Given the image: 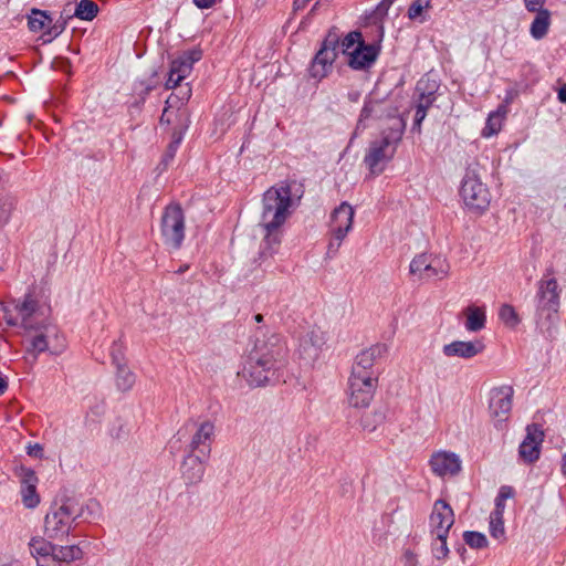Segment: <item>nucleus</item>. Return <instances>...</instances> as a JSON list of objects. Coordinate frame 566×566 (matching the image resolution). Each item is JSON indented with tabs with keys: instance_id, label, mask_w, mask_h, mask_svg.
<instances>
[{
	"instance_id": "412c9836",
	"label": "nucleus",
	"mask_w": 566,
	"mask_h": 566,
	"mask_svg": "<svg viewBox=\"0 0 566 566\" xmlns=\"http://www.w3.org/2000/svg\"><path fill=\"white\" fill-rule=\"evenodd\" d=\"M325 344V333L318 328L313 327L301 339V348L303 354L311 357L316 355L317 350Z\"/></svg>"
},
{
	"instance_id": "ddd939ff",
	"label": "nucleus",
	"mask_w": 566,
	"mask_h": 566,
	"mask_svg": "<svg viewBox=\"0 0 566 566\" xmlns=\"http://www.w3.org/2000/svg\"><path fill=\"white\" fill-rule=\"evenodd\" d=\"M355 211L346 201L335 208L331 214V231L337 248L353 228Z\"/></svg>"
},
{
	"instance_id": "f8f14e48",
	"label": "nucleus",
	"mask_w": 566,
	"mask_h": 566,
	"mask_svg": "<svg viewBox=\"0 0 566 566\" xmlns=\"http://www.w3.org/2000/svg\"><path fill=\"white\" fill-rule=\"evenodd\" d=\"M201 55L202 52L200 50L193 49L176 57L170 64L166 87L171 90L178 86L191 73L193 64L201 59Z\"/></svg>"
},
{
	"instance_id": "a211bd4d",
	"label": "nucleus",
	"mask_w": 566,
	"mask_h": 566,
	"mask_svg": "<svg viewBox=\"0 0 566 566\" xmlns=\"http://www.w3.org/2000/svg\"><path fill=\"white\" fill-rule=\"evenodd\" d=\"M429 464L438 476L455 475L461 470V461L453 452L438 451L431 455Z\"/></svg>"
},
{
	"instance_id": "5701e85b",
	"label": "nucleus",
	"mask_w": 566,
	"mask_h": 566,
	"mask_svg": "<svg viewBox=\"0 0 566 566\" xmlns=\"http://www.w3.org/2000/svg\"><path fill=\"white\" fill-rule=\"evenodd\" d=\"M465 316V328L470 332H479L485 325V312L478 306H469L463 311Z\"/></svg>"
},
{
	"instance_id": "a19ab883",
	"label": "nucleus",
	"mask_w": 566,
	"mask_h": 566,
	"mask_svg": "<svg viewBox=\"0 0 566 566\" xmlns=\"http://www.w3.org/2000/svg\"><path fill=\"white\" fill-rule=\"evenodd\" d=\"M546 0H524L527 11H535L543 8Z\"/></svg>"
},
{
	"instance_id": "dca6fc26",
	"label": "nucleus",
	"mask_w": 566,
	"mask_h": 566,
	"mask_svg": "<svg viewBox=\"0 0 566 566\" xmlns=\"http://www.w3.org/2000/svg\"><path fill=\"white\" fill-rule=\"evenodd\" d=\"M544 433L536 424L527 426L526 437L518 450L520 457L524 462L533 463L539 458Z\"/></svg>"
},
{
	"instance_id": "4be33fe9",
	"label": "nucleus",
	"mask_w": 566,
	"mask_h": 566,
	"mask_svg": "<svg viewBox=\"0 0 566 566\" xmlns=\"http://www.w3.org/2000/svg\"><path fill=\"white\" fill-rule=\"evenodd\" d=\"M534 12L536 15L531 23L530 33L535 40H541L548 32L552 22V14L549 10L544 8L535 10Z\"/></svg>"
},
{
	"instance_id": "cd10ccee",
	"label": "nucleus",
	"mask_w": 566,
	"mask_h": 566,
	"mask_svg": "<svg viewBox=\"0 0 566 566\" xmlns=\"http://www.w3.org/2000/svg\"><path fill=\"white\" fill-rule=\"evenodd\" d=\"M81 557L82 551L75 545L54 546L53 558H55L60 564L61 562L71 563L73 560L80 559Z\"/></svg>"
},
{
	"instance_id": "de8ad7c7",
	"label": "nucleus",
	"mask_w": 566,
	"mask_h": 566,
	"mask_svg": "<svg viewBox=\"0 0 566 566\" xmlns=\"http://www.w3.org/2000/svg\"><path fill=\"white\" fill-rule=\"evenodd\" d=\"M558 99L562 103H566V83L563 84L558 90Z\"/></svg>"
},
{
	"instance_id": "6e6552de",
	"label": "nucleus",
	"mask_w": 566,
	"mask_h": 566,
	"mask_svg": "<svg viewBox=\"0 0 566 566\" xmlns=\"http://www.w3.org/2000/svg\"><path fill=\"white\" fill-rule=\"evenodd\" d=\"M339 48V36L336 32H329L325 38L321 50L315 55L310 67L311 76L321 80L325 77L332 69Z\"/></svg>"
},
{
	"instance_id": "aec40b11",
	"label": "nucleus",
	"mask_w": 566,
	"mask_h": 566,
	"mask_svg": "<svg viewBox=\"0 0 566 566\" xmlns=\"http://www.w3.org/2000/svg\"><path fill=\"white\" fill-rule=\"evenodd\" d=\"M23 472L21 481L22 503L28 509H34L40 503V495L36 492L38 478L31 470H24Z\"/></svg>"
},
{
	"instance_id": "6ab92c4d",
	"label": "nucleus",
	"mask_w": 566,
	"mask_h": 566,
	"mask_svg": "<svg viewBox=\"0 0 566 566\" xmlns=\"http://www.w3.org/2000/svg\"><path fill=\"white\" fill-rule=\"evenodd\" d=\"M482 340L462 342L455 340L443 346V354L447 357L472 358L484 350Z\"/></svg>"
},
{
	"instance_id": "c03bdc74",
	"label": "nucleus",
	"mask_w": 566,
	"mask_h": 566,
	"mask_svg": "<svg viewBox=\"0 0 566 566\" xmlns=\"http://www.w3.org/2000/svg\"><path fill=\"white\" fill-rule=\"evenodd\" d=\"M38 566H61L60 563L53 557L46 559H39Z\"/></svg>"
},
{
	"instance_id": "c85d7f7f",
	"label": "nucleus",
	"mask_w": 566,
	"mask_h": 566,
	"mask_svg": "<svg viewBox=\"0 0 566 566\" xmlns=\"http://www.w3.org/2000/svg\"><path fill=\"white\" fill-rule=\"evenodd\" d=\"M450 272V265L444 259L431 258L424 279L438 277L444 279Z\"/></svg>"
},
{
	"instance_id": "a878e982",
	"label": "nucleus",
	"mask_w": 566,
	"mask_h": 566,
	"mask_svg": "<svg viewBox=\"0 0 566 566\" xmlns=\"http://www.w3.org/2000/svg\"><path fill=\"white\" fill-rule=\"evenodd\" d=\"M505 115L506 108L504 106H500L495 112L491 113L483 129V136L490 137L497 134L502 128Z\"/></svg>"
},
{
	"instance_id": "2f4dec72",
	"label": "nucleus",
	"mask_w": 566,
	"mask_h": 566,
	"mask_svg": "<svg viewBox=\"0 0 566 566\" xmlns=\"http://www.w3.org/2000/svg\"><path fill=\"white\" fill-rule=\"evenodd\" d=\"M52 19L46 14V12L33 9L31 15L29 17V28L34 31H43L51 24Z\"/></svg>"
},
{
	"instance_id": "7ed1b4c3",
	"label": "nucleus",
	"mask_w": 566,
	"mask_h": 566,
	"mask_svg": "<svg viewBox=\"0 0 566 566\" xmlns=\"http://www.w3.org/2000/svg\"><path fill=\"white\" fill-rule=\"evenodd\" d=\"M17 308L25 337L30 343V349L35 354L45 352L49 347V338L56 334L49 311L31 298L24 300Z\"/></svg>"
},
{
	"instance_id": "ea45409f",
	"label": "nucleus",
	"mask_w": 566,
	"mask_h": 566,
	"mask_svg": "<svg viewBox=\"0 0 566 566\" xmlns=\"http://www.w3.org/2000/svg\"><path fill=\"white\" fill-rule=\"evenodd\" d=\"M431 0H413L408 10V17L416 20L422 17L424 10L430 8Z\"/></svg>"
},
{
	"instance_id": "9d476101",
	"label": "nucleus",
	"mask_w": 566,
	"mask_h": 566,
	"mask_svg": "<svg viewBox=\"0 0 566 566\" xmlns=\"http://www.w3.org/2000/svg\"><path fill=\"white\" fill-rule=\"evenodd\" d=\"M514 389L512 386L502 385L489 391V413L497 422L507 420L512 409Z\"/></svg>"
},
{
	"instance_id": "3c124183",
	"label": "nucleus",
	"mask_w": 566,
	"mask_h": 566,
	"mask_svg": "<svg viewBox=\"0 0 566 566\" xmlns=\"http://www.w3.org/2000/svg\"><path fill=\"white\" fill-rule=\"evenodd\" d=\"M42 451V447L40 444H35L31 450H30V454H34V455H39L40 452Z\"/></svg>"
},
{
	"instance_id": "6e6d98bb",
	"label": "nucleus",
	"mask_w": 566,
	"mask_h": 566,
	"mask_svg": "<svg viewBox=\"0 0 566 566\" xmlns=\"http://www.w3.org/2000/svg\"><path fill=\"white\" fill-rule=\"evenodd\" d=\"M7 323H8V325H14L15 324V322L11 317L7 318Z\"/></svg>"
},
{
	"instance_id": "473e14b6",
	"label": "nucleus",
	"mask_w": 566,
	"mask_h": 566,
	"mask_svg": "<svg viewBox=\"0 0 566 566\" xmlns=\"http://www.w3.org/2000/svg\"><path fill=\"white\" fill-rule=\"evenodd\" d=\"M214 432V426L206 421L200 424L199 429L197 430L196 434L192 438L191 447L192 449H198L200 446H205L213 436Z\"/></svg>"
},
{
	"instance_id": "8fccbe9b",
	"label": "nucleus",
	"mask_w": 566,
	"mask_h": 566,
	"mask_svg": "<svg viewBox=\"0 0 566 566\" xmlns=\"http://www.w3.org/2000/svg\"><path fill=\"white\" fill-rule=\"evenodd\" d=\"M64 29V25H54L50 31L49 33L50 34H54V35H57L59 33H61V31Z\"/></svg>"
},
{
	"instance_id": "f3484780",
	"label": "nucleus",
	"mask_w": 566,
	"mask_h": 566,
	"mask_svg": "<svg viewBox=\"0 0 566 566\" xmlns=\"http://www.w3.org/2000/svg\"><path fill=\"white\" fill-rule=\"evenodd\" d=\"M538 296V307L541 311L547 312V316L556 313L559 306V290L556 279H543L539 282Z\"/></svg>"
},
{
	"instance_id": "603ef678",
	"label": "nucleus",
	"mask_w": 566,
	"mask_h": 566,
	"mask_svg": "<svg viewBox=\"0 0 566 566\" xmlns=\"http://www.w3.org/2000/svg\"><path fill=\"white\" fill-rule=\"evenodd\" d=\"M562 472L566 475V454L563 457Z\"/></svg>"
},
{
	"instance_id": "7c9ffc66",
	"label": "nucleus",
	"mask_w": 566,
	"mask_h": 566,
	"mask_svg": "<svg viewBox=\"0 0 566 566\" xmlns=\"http://www.w3.org/2000/svg\"><path fill=\"white\" fill-rule=\"evenodd\" d=\"M54 546L44 538H33L30 543V551L32 555L46 559L53 557Z\"/></svg>"
},
{
	"instance_id": "2eb2a0df",
	"label": "nucleus",
	"mask_w": 566,
	"mask_h": 566,
	"mask_svg": "<svg viewBox=\"0 0 566 566\" xmlns=\"http://www.w3.org/2000/svg\"><path fill=\"white\" fill-rule=\"evenodd\" d=\"M387 353V346L384 344H375L369 348L361 350L355 359L352 369L354 375H378L374 369L376 360L380 359Z\"/></svg>"
},
{
	"instance_id": "72a5a7b5",
	"label": "nucleus",
	"mask_w": 566,
	"mask_h": 566,
	"mask_svg": "<svg viewBox=\"0 0 566 566\" xmlns=\"http://www.w3.org/2000/svg\"><path fill=\"white\" fill-rule=\"evenodd\" d=\"M98 12V6L92 0H81L76 6L74 15L81 20H93Z\"/></svg>"
},
{
	"instance_id": "39448f33",
	"label": "nucleus",
	"mask_w": 566,
	"mask_h": 566,
	"mask_svg": "<svg viewBox=\"0 0 566 566\" xmlns=\"http://www.w3.org/2000/svg\"><path fill=\"white\" fill-rule=\"evenodd\" d=\"M339 48L347 57V64L354 70L369 69L379 54V46L366 44L358 31L349 32L339 43Z\"/></svg>"
},
{
	"instance_id": "0eeeda50",
	"label": "nucleus",
	"mask_w": 566,
	"mask_h": 566,
	"mask_svg": "<svg viewBox=\"0 0 566 566\" xmlns=\"http://www.w3.org/2000/svg\"><path fill=\"white\" fill-rule=\"evenodd\" d=\"M378 386V375H354L348 380L349 405L355 408L369 406Z\"/></svg>"
},
{
	"instance_id": "423d86ee",
	"label": "nucleus",
	"mask_w": 566,
	"mask_h": 566,
	"mask_svg": "<svg viewBox=\"0 0 566 566\" xmlns=\"http://www.w3.org/2000/svg\"><path fill=\"white\" fill-rule=\"evenodd\" d=\"M186 232L185 211L178 203L168 205L160 219V233L164 243L175 250L180 249Z\"/></svg>"
},
{
	"instance_id": "4d7b16f0",
	"label": "nucleus",
	"mask_w": 566,
	"mask_h": 566,
	"mask_svg": "<svg viewBox=\"0 0 566 566\" xmlns=\"http://www.w3.org/2000/svg\"><path fill=\"white\" fill-rule=\"evenodd\" d=\"M1 387H2V392L4 391L6 387H7V384L6 381L2 379V384H1Z\"/></svg>"
},
{
	"instance_id": "f03ea898",
	"label": "nucleus",
	"mask_w": 566,
	"mask_h": 566,
	"mask_svg": "<svg viewBox=\"0 0 566 566\" xmlns=\"http://www.w3.org/2000/svg\"><path fill=\"white\" fill-rule=\"evenodd\" d=\"M286 349L276 336L258 339L241 375L251 387L265 386L283 365Z\"/></svg>"
},
{
	"instance_id": "393cba45",
	"label": "nucleus",
	"mask_w": 566,
	"mask_h": 566,
	"mask_svg": "<svg viewBox=\"0 0 566 566\" xmlns=\"http://www.w3.org/2000/svg\"><path fill=\"white\" fill-rule=\"evenodd\" d=\"M182 474L189 483H195L201 479L203 467L198 457H189L185 461Z\"/></svg>"
},
{
	"instance_id": "20e7f679",
	"label": "nucleus",
	"mask_w": 566,
	"mask_h": 566,
	"mask_svg": "<svg viewBox=\"0 0 566 566\" xmlns=\"http://www.w3.org/2000/svg\"><path fill=\"white\" fill-rule=\"evenodd\" d=\"M382 140L373 143L365 156V164L373 175L381 174L401 140L406 123L399 115H389L380 123Z\"/></svg>"
},
{
	"instance_id": "e433bc0d",
	"label": "nucleus",
	"mask_w": 566,
	"mask_h": 566,
	"mask_svg": "<svg viewBox=\"0 0 566 566\" xmlns=\"http://www.w3.org/2000/svg\"><path fill=\"white\" fill-rule=\"evenodd\" d=\"M463 539L468 546L474 549L485 548L489 545L486 536L480 532H464Z\"/></svg>"
},
{
	"instance_id": "a18cd8bd",
	"label": "nucleus",
	"mask_w": 566,
	"mask_h": 566,
	"mask_svg": "<svg viewBox=\"0 0 566 566\" xmlns=\"http://www.w3.org/2000/svg\"><path fill=\"white\" fill-rule=\"evenodd\" d=\"M504 507V501L501 500L500 497H496L495 510L492 513H499V516H503Z\"/></svg>"
},
{
	"instance_id": "c9c22d12",
	"label": "nucleus",
	"mask_w": 566,
	"mask_h": 566,
	"mask_svg": "<svg viewBox=\"0 0 566 566\" xmlns=\"http://www.w3.org/2000/svg\"><path fill=\"white\" fill-rule=\"evenodd\" d=\"M135 384V375L127 367L120 366L117 371V387L122 391H128Z\"/></svg>"
},
{
	"instance_id": "5fc2aeb1",
	"label": "nucleus",
	"mask_w": 566,
	"mask_h": 566,
	"mask_svg": "<svg viewBox=\"0 0 566 566\" xmlns=\"http://www.w3.org/2000/svg\"><path fill=\"white\" fill-rule=\"evenodd\" d=\"M254 318H255V321H256L258 323H260V322H262V321H263V316H262L261 314L255 315V317H254Z\"/></svg>"
},
{
	"instance_id": "13d9d810",
	"label": "nucleus",
	"mask_w": 566,
	"mask_h": 566,
	"mask_svg": "<svg viewBox=\"0 0 566 566\" xmlns=\"http://www.w3.org/2000/svg\"><path fill=\"white\" fill-rule=\"evenodd\" d=\"M8 566H21V564H20V563H18V562H14L13 564H10V565H8Z\"/></svg>"
},
{
	"instance_id": "49530a36",
	"label": "nucleus",
	"mask_w": 566,
	"mask_h": 566,
	"mask_svg": "<svg viewBox=\"0 0 566 566\" xmlns=\"http://www.w3.org/2000/svg\"><path fill=\"white\" fill-rule=\"evenodd\" d=\"M193 2L198 8L206 9L210 8L216 0H193Z\"/></svg>"
},
{
	"instance_id": "37998d69",
	"label": "nucleus",
	"mask_w": 566,
	"mask_h": 566,
	"mask_svg": "<svg viewBox=\"0 0 566 566\" xmlns=\"http://www.w3.org/2000/svg\"><path fill=\"white\" fill-rule=\"evenodd\" d=\"M513 495H514V490L511 486H502L500 489L497 497L505 501L507 499L513 497Z\"/></svg>"
},
{
	"instance_id": "4468645a",
	"label": "nucleus",
	"mask_w": 566,
	"mask_h": 566,
	"mask_svg": "<svg viewBox=\"0 0 566 566\" xmlns=\"http://www.w3.org/2000/svg\"><path fill=\"white\" fill-rule=\"evenodd\" d=\"M454 524V513L452 507L443 500L434 502L429 517L431 534H449Z\"/></svg>"
},
{
	"instance_id": "09e8293b",
	"label": "nucleus",
	"mask_w": 566,
	"mask_h": 566,
	"mask_svg": "<svg viewBox=\"0 0 566 566\" xmlns=\"http://www.w3.org/2000/svg\"><path fill=\"white\" fill-rule=\"evenodd\" d=\"M310 1L311 0H294V6L297 10L303 9Z\"/></svg>"
},
{
	"instance_id": "f257e3e1",
	"label": "nucleus",
	"mask_w": 566,
	"mask_h": 566,
	"mask_svg": "<svg viewBox=\"0 0 566 566\" xmlns=\"http://www.w3.org/2000/svg\"><path fill=\"white\" fill-rule=\"evenodd\" d=\"M303 195L304 186L298 179H285L264 192L261 220L253 230V237L262 239L261 255H272L277 250L282 227Z\"/></svg>"
},
{
	"instance_id": "c756f323",
	"label": "nucleus",
	"mask_w": 566,
	"mask_h": 566,
	"mask_svg": "<svg viewBox=\"0 0 566 566\" xmlns=\"http://www.w3.org/2000/svg\"><path fill=\"white\" fill-rule=\"evenodd\" d=\"M434 537L431 542V553L438 560H443L448 557L450 551L447 545L449 534H432Z\"/></svg>"
},
{
	"instance_id": "79ce46f5",
	"label": "nucleus",
	"mask_w": 566,
	"mask_h": 566,
	"mask_svg": "<svg viewBox=\"0 0 566 566\" xmlns=\"http://www.w3.org/2000/svg\"><path fill=\"white\" fill-rule=\"evenodd\" d=\"M406 566H418L417 555L411 551H406L403 554Z\"/></svg>"
},
{
	"instance_id": "bf43d9fd",
	"label": "nucleus",
	"mask_w": 566,
	"mask_h": 566,
	"mask_svg": "<svg viewBox=\"0 0 566 566\" xmlns=\"http://www.w3.org/2000/svg\"><path fill=\"white\" fill-rule=\"evenodd\" d=\"M167 114V109L164 111V114L161 116V119H164V116Z\"/></svg>"
},
{
	"instance_id": "1a4fd4ad",
	"label": "nucleus",
	"mask_w": 566,
	"mask_h": 566,
	"mask_svg": "<svg viewBox=\"0 0 566 566\" xmlns=\"http://www.w3.org/2000/svg\"><path fill=\"white\" fill-rule=\"evenodd\" d=\"M460 195L468 209L474 212L484 211L491 202V191L482 179H464Z\"/></svg>"
},
{
	"instance_id": "f704fd0d",
	"label": "nucleus",
	"mask_w": 566,
	"mask_h": 566,
	"mask_svg": "<svg viewBox=\"0 0 566 566\" xmlns=\"http://www.w3.org/2000/svg\"><path fill=\"white\" fill-rule=\"evenodd\" d=\"M430 259L431 256L426 253L416 255L410 262L409 272L424 279Z\"/></svg>"
},
{
	"instance_id": "864d4df0",
	"label": "nucleus",
	"mask_w": 566,
	"mask_h": 566,
	"mask_svg": "<svg viewBox=\"0 0 566 566\" xmlns=\"http://www.w3.org/2000/svg\"><path fill=\"white\" fill-rule=\"evenodd\" d=\"M363 115L366 116V117L369 116V107L368 106L364 107Z\"/></svg>"
},
{
	"instance_id": "b1692460",
	"label": "nucleus",
	"mask_w": 566,
	"mask_h": 566,
	"mask_svg": "<svg viewBox=\"0 0 566 566\" xmlns=\"http://www.w3.org/2000/svg\"><path fill=\"white\" fill-rule=\"evenodd\" d=\"M386 420V410L382 408L365 412L360 423L364 430L373 432Z\"/></svg>"
},
{
	"instance_id": "4c0bfd02",
	"label": "nucleus",
	"mask_w": 566,
	"mask_h": 566,
	"mask_svg": "<svg viewBox=\"0 0 566 566\" xmlns=\"http://www.w3.org/2000/svg\"><path fill=\"white\" fill-rule=\"evenodd\" d=\"M490 534L495 539H504L505 527L503 516H499V513H491L490 515Z\"/></svg>"
},
{
	"instance_id": "bb28decb",
	"label": "nucleus",
	"mask_w": 566,
	"mask_h": 566,
	"mask_svg": "<svg viewBox=\"0 0 566 566\" xmlns=\"http://www.w3.org/2000/svg\"><path fill=\"white\" fill-rule=\"evenodd\" d=\"M434 101L433 94L430 92L428 94H424L423 92L420 94L419 102L416 106V114H415V124L413 127L418 128L420 130V125L422 120L427 116V111L430 108Z\"/></svg>"
},
{
	"instance_id": "9b49d317",
	"label": "nucleus",
	"mask_w": 566,
	"mask_h": 566,
	"mask_svg": "<svg viewBox=\"0 0 566 566\" xmlns=\"http://www.w3.org/2000/svg\"><path fill=\"white\" fill-rule=\"evenodd\" d=\"M74 511L69 503L54 507L45 516V533L51 538L66 535L74 521Z\"/></svg>"
},
{
	"instance_id": "58836bf2",
	"label": "nucleus",
	"mask_w": 566,
	"mask_h": 566,
	"mask_svg": "<svg viewBox=\"0 0 566 566\" xmlns=\"http://www.w3.org/2000/svg\"><path fill=\"white\" fill-rule=\"evenodd\" d=\"M500 317L509 327H515L520 319L515 310L511 305H503L500 310Z\"/></svg>"
}]
</instances>
